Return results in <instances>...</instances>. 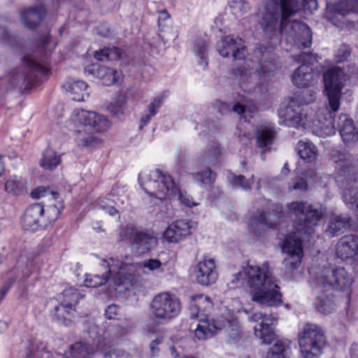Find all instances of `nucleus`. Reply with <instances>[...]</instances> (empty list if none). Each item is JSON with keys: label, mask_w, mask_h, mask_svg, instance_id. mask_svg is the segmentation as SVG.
Listing matches in <instances>:
<instances>
[{"label": "nucleus", "mask_w": 358, "mask_h": 358, "mask_svg": "<svg viewBox=\"0 0 358 358\" xmlns=\"http://www.w3.org/2000/svg\"><path fill=\"white\" fill-rule=\"evenodd\" d=\"M301 8L312 12L317 8V0H266L261 13L260 24L268 46L259 45L253 51L255 60L246 57L245 41L229 35L217 43V50L223 57L231 54L236 61H242L231 71L241 89L255 97L267 95L268 78L277 69L273 49L280 42V35L299 48L312 44L310 28L301 21H289L288 18Z\"/></svg>", "instance_id": "f257e3e1"}, {"label": "nucleus", "mask_w": 358, "mask_h": 358, "mask_svg": "<svg viewBox=\"0 0 358 358\" xmlns=\"http://www.w3.org/2000/svg\"><path fill=\"white\" fill-rule=\"evenodd\" d=\"M287 208L289 213L295 217L294 231L288 234L282 243V252L287 255L282 264L286 269L293 271L302 261V242L313 233L314 227L325 215L326 207L321 204L294 201L287 203Z\"/></svg>", "instance_id": "f03ea898"}, {"label": "nucleus", "mask_w": 358, "mask_h": 358, "mask_svg": "<svg viewBox=\"0 0 358 358\" xmlns=\"http://www.w3.org/2000/svg\"><path fill=\"white\" fill-rule=\"evenodd\" d=\"M34 46L35 50L23 57L21 66L13 73L12 87L28 90L40 85L50 74L49 58L55 47V43L46 35L36 41Z\"/></svg>", "instance_id": "7ed1b4c3"}, {"label": "nucleus", "mask_w": 358, "mask_h": 358, "mask_svg": "<svg viewBox=\"0 0 358 358\" xmlns=\"http://www.w3.org/2000/svg\"><path fill=\"white\" fill-rule=\"evenodd\" d=\"M235 279L246 282L252 301L268 307H277L282 304L280 288L275 278L270 274L268 262H264L262 266L248 262L235 275Z\"/></svg>", "instance_id": "20e7f679"}, {"label": "nucleus", "mask_w": 358, "mask_h": 358, "mask_svg": "<svg viewBox=\"0 0 358 358\" xmlns=\"http://www.w3.org/2000/svg\"><path fill=\"white\" fill-rule=\"evenodd\" d=\"M138 182L151 200H155L154 204L163 203L168 197L177 196L180 203L185 207L192 208L199 205L186 191L179 189L171 175L159 169L150 171L149 174L140 173Z\"/></svg>", "instance_id": "39448f33"}, {"label": "nucleus", "mask_w": 358, "mask_h": 358, "mask_svg": "<svg viewBox=\"0 0 358 358\" xmlns=\"http://www.w3.org/2000/svg\"><path fill=\"white\" fill-rule=\"evenodd\" d=\"M72 120L76 124L83 127V129H77L75 131L76 143L82 148H92L99 141L92 131H87V129L103 133L108 131L111 126L110 120L105 115L84 109L74 110Z\"/></svg>", "instance_id": "423d86ee"}, {"label": "nucleus", "mask_w": 358, "mask_h": 358, "mask_svg": "<svg viewBox=\"0 0 358 358\" xmlns=\"http://www.w3.org/2000/svg\"><path fill=\"white\" fill-rule=\"evenodd\" d=\"M308 272L312 282L316 285L319 287L322 285L324 288H328L330 290L346 292L348 303H350L353 278L345 268L341 266L318 268L312 266Z\"/></svg>", "instance_id": "0eeeda50"}, {"label": "nucleus", "mask_w": 358, "mask_h": 358, "mask_svg": "<svg viewBox=\"0 0 358 358\" xmlns=\"http://www.w3.org/2000/svg\"><path fill=\"white\" fill-rule=\"evenodd\" d=\"M130 257H126V261H117L115 264L112 261L110 264L106 263V266H110V271L118 268V272L114 278V281L117 285H123L124 290H129L134 286L138 280V270L141 268H145L151 271L162 269V263L159 259H150L141 263H131L129 261Z\"/></svg>", "instance_id": "6e6552de"}, {"label": "nucleus", "mask_w": 358, "mask_h": 358, "mask_svg": "<svg viewBox=\"0 0 358 358\" xmlns=\"http://www.w3.org/2000/svg\"><path fill=\"white\" fill-rule=\"evenodd\" d=\"M356 74L355 66L350 67L347 72L339 67H333L324 73V92L327 96L329 108L333 112L335 113L339 109L343 83Z\"/></svg>", "instance_id": "1a4fd4ad"}, {"label": "nucleus", "mask_w": 358, "mask_h": 358, "mask_svg": "<svg viewBox=\"0 0 358 358\" xmlns=\"http://www.w3.org/2000/svg\"><path fill=\"white\" fill-rule=\"evenodd\" d=\"M224 329L233 341L241 338V328L236 319L227 320L224 317L211 320L201 319L194 330V337L200 341L212 338L218 331Z\"/></svg>", "instance_id": "9d476101"}, {"label": "nucleus", "mask_w": 358, "mask_h": 358, "mask_svg": "<svg viewBox=\"0 0 358 358\" xmlns=\"http://www.w3.org/2000/svg\"><path fill=\"white\" fill-rule=\"evenodd\" d=\"M298 341L303 358H319L326 344V338L319 326L307 323L299 334Z\"/></svg>", "instance_id": "9b49d317"}, {"label": "nucleus", "mask_w": 358, "mask_h": 358, "mask_svg": "<svg viewBox=\"0 0 358 358\" xmlns=\"http://www.w3.org/2000/svg\"><path fill=\"white\" fill-rule=\"evenodd\" d=\"M60 210L55 205L46 210L41 203L30 205L21 218V224L26 231H36L55 222L59 215Z\"/></svg>", "instance_id": "f8f14e48"}, {"label": "nucleus", "mask_w": 358, "mask_h": 358, "mask_svg": "<svg viewBox=\"0 0 358 358\" xmlns=\"http://www.w3.org/2000/svg\"><path fill=\"white\" fill-rule=\"evenodd\" d=\"M220 156L221 150L219 143H213L198 157L196 159L197 165L206 166V169L192 173V177L201 187L207 188L214 184L217 174L210 169V166L218 164Z\"/></svg>", "instance_id": "ddd939ff"}, {"label": "nucleus", "mask_w": 358, "mask_h": 358, "mask_svg": "<svg viewBox=\"0 0 358 358\" xmlns=\"http://www.w3.org/2000/svg\"><path fill=\"white\" fill-rule=\"evenodd\" d=\"M315 99L313 90H306L290 98L285 111V121L289 127H304L306 116L302 113V106L312 103Z\"/></svg>", "instance_id": "4468645a"}, {"label": "nucleus", "mask_w": 358, "mask_h": 358, "mask_svg": "<svg viewBox=\"0 0 358 358\" xmlns=\"http://www.w3.org/2000/svg\"><path fill=\"white\" fill-rule=\"evenodd\" d=\"M294 59L301 64L292 74L293 84L299 88H306L313 85L319 76L311 66L316 60L315 56L311 52H302L294 56Z\"/></svg>", "instance_id": "2eb2a0df"}, {"label": "nucleus", "mask_w": 358, "mask_h": 358, "mask_svg": "<svg viewBox=\"0 0 358 358\" xmlns=\"http://www.w3.org/2000/svg\"><path fill=\"white\" fill-rule=\"evenodd\" d=\"M332 157L336 164L335 179L337 183L355 182L358 179V166L354 164V156L348 152L334 150Z\"/></svg>", "instance_id": "dca6fc26"}, {"label": "nucleus", "mask_w": 358, "mask_h": 358, "mask_svg": "<svg viewBox=\"0 0 358 358\" xmlns=\"http://www.w3.org/2000/svg\"><path fill=\"white\" fill-rule=\"evenodd\" d=\"M180 309L178 299L168 292L156 295L150 303L151 313L156 319H172L179 314Z\"/></svg>", "instance_id": "f3484780"}, {"label": "nucleus", "mask_w": 358, "mask_h": 358, "mask_svg": "<svg viewBox=\"0 0 358 358\" xmlns=\"http://www.w3.org/2000/svg\"><path fill=\"white\" fill-rule=\"evenodd\" d=\"M252 322H259L255 327V335L263 344H271L275 339L274 327L277 324L276 314L255 312L249 317Z\"/></svg>", "instance_id": "a211bd4d"}, {"label": "nucleus", "mask_w": 358, "mask_h": 358, "mask_svg": "<svg viewBox=\"0 0 358 358\" xmlns=\"http://www.w3.org/2000/svg\"><path fill=\"white\" fill-rule=\"evenodd\" d=\"M122 233L129 240L131 246L139 254L149 252L157 244V238L152 231L138 230L132 226L127 225Z\"/></svg>", "instance_id": "6ab92c4d"}, {"label": "nucleus", "mask_w": 358, "mask_h": 358, "mask_svg": "<svg viewBox=\"0 0 358 358\" xmlns=\"http://www.w3.org/2000/svg\"><path fill=\"white\" fill-rule=\"evenodd\" d=\"M280 212L278 215H271L264 208H255L250 212V219L248 221V228L250 232L256 236L261 235V231L264 228L273 229L276 227V219L279 217Z\"/></svg>", "instance_id": "aec40b11"}, {"label": "nucleus", "mask_w": 358, "mask_h": 358, "mask_svg": "<svg viewBox=\"0 0 358 358\" xmlns=\"http://www.w3.org/2000/svg\"><path fill=\"white\" fill-rule=\"evenodd\" d=\"M338 258L351 263H358V236L348 234L341 237L336 245Z\"/></svg>", "instance_id": "412c9836"}, {"label": "nucleus", "mask_w": 358, "mask_h": 358, "mask_svg": "<svg viewBox=\"0 0 358 358\" xmlns=\"http://www.w3.org/2000/svg\"><path fill=\"white\" fill-rule=\"evenodd\" d=\"M194 276L196 282L203 286L215 283L218 278L215 259L205 257L199 262L194 268Z\"/></svg>", "instance_id": "4be33fe9"}, {"label": "nucleus", "mask_w": 358, "mask_h": 358, "mask_svg": "<svg viewBox=\"0 0 358 358\" xmlns=\"http://www.w3.org/2000/svg\"><path fill=\"white\" fill-rule=\"evenodd\" d=\"M86 76H92L100 80L102 85L110 86L119 81L122 77L121 72L113 68L108 67L99 64H92L85 68Z\"/></svg>", "instance_id": "5701e85b"}, {"label": "nucleus", "mask_w": 358, "mask_h": 358, "mask_svg": "<svg viewBox=\"0 0 358 358\" xmlns=\"http://www.w3.org/2000/svg\"><path fill=\"white\" fill-rule=\"evenodd\" d=\"M310 282L315 289L317 294L314 301L315 309L324 314L327 315L332 313L336 308L334 296L328 288H324L322 285L320 287L313 283L310 279Z\"/></svg>", "instance_id": "b1692460"}, {"label": "nucleus", "mask_w": 358, "mask_h": 358, "mask_svg": "<svg viewBox=\"0 0 358 358\" xmlns=\"http://www.w3.org/2000/svg\"><path fill=\"white\" fill-rule=\"evenodd\" d=\"M191 222L179 220L172 222L164 231V239L172 243H177L191 234Z\"/></svg>", "instance_id": "393cba45"}, {"label": "nucleus", "mask_w": 358, "mask_h": 358, "mask_svg": "<svg viewBox=\"0 0 358 358\" xmlns=\"http://www.w3.org/2000/svg\"><path fill=\"white\" fill-rule=\"evenodd\" d=\"M242 103H236L231 106L229 103L223 102L220 100H216L214 103V106L217 109L218 112L222 115L227 114L231 111H234L238 115H241V118L244 116L246 120L245 114L252 113L257 110V108L255 103L250 100L243 96L241 99Z\"/></svg>", "instance_id": "a878e982"}, {"label": "nucleus", "mask_w": 358, "mask_h": 358, "mask_svg": "<svg viewBox=\"0 0 358 358\" xmlns=\"http://www.w3.org/2000/svg\"><path fill=\"white\" fill-rule=\"evenodd\" d=\"M114 262L115 264H117V261H120V259H115L113 258H110L109 260L107 259H102L101 262V266H103L104 268H107V271L105 272V273H103L102 275H91V274H87L86 278L84 281L85 286L87 287H92L96 288L99 286L103 285L105 284L108 280L109 279V277L111 278L113 283L119 288L122 287L123 285H117L115 281L114 278L115 277L116 274L118 272V268H116L114 271H110V266H106V263L110 264L111 262Z\"/></svg>", "instance_id": "bb28decb"}, {"label": "nucleus", "mask_w": 358, "mask_h": 358, "mask_svg": "<svg viewBox=\"0 0 358 358\" xmlns=\"http://www.w3.org/2000/svg\"><path fill=\"white\" fill-rule=\"evenodd\" d=\"M338 128L343 143L350 146L358 142V133L353 120L345 114L338 117Z\"/></svg>", "instance_id": "cd10ccee"}, {"label": "nucleus", "mask_w": 358, "mask_h": 358, "mask_svg": "<svg viewBox=\"0 0 358 358\" xmlns=\"http://www.w3.org/2000/svg\"><path fill=\"white\" fill-rule=\"evenodd\" d=\"M213 307V302L210 297L203 294H196L191 296L189 305V315L192 319H198L199 323L201 319L211 320L202 312L206 311Z\"/></svg>", "instance_id": "c85d7f7f"}, {"label": "nucleus", "mask_w": 358, "mask_h": 358, "mask_svg": "<svg viewBox=\"0 0 358 358\" xmlns=\"http://www.w3.org/2000/svg\"><path fill=\"white\" fill-rule=\"evenodd\" d=\"M45 16V8L43 4L24 9L20 13L22 23L29 29L36 28Z\"/></svg>", "instance_id": "c756f323"}, {"label": "nucleus", "mask_w": 358, "mask_h": 358, "mask_svg": "<svg viewBox=\"0 0 358 358\" xmlns=\"http://www.w3.org/2000/svg\"><path fill=\"white\" fill-rule=\"evenodd\" d=\"M275 136L276 132L272 126L261 125L257 129L256 132L257 145L262 149V158L263 160H264V152L271 150Z\"/></svg>", "instance_id": "7c9ffc66"}, {"label": "nucleus", "mask_w": 358, "mask_h": 358, "mask_svg": "<svg viewBox=\"0 0 358 358\" xmlns=\"http://www.w3.org/2000/svg\"><path fill=\"white\" fill-rule=\"evenodd\" d=\"M80 299V294L78 289L69 287L58 296V300L61 302L56 306V310L62 308L65 311H75V307Z\"/></svg>", "instance_id": "2f4dec72"}, {"label": "nucleus", "mask_w": 358, "mask_h": 358, "mask_svg": "<svg viewBox=\"0 0 358 358\" xmlns=\"http://www.w3.org/2000/svg\"><path fill=\"white\" fill-rule=\"evenodd\" d=\"M64 87L73 94L72 99L76 101H84L85 97H88L90 95L87 91L88 85L83 80H78L72 83L68 82L64 85Z\"/></svg>", "instance_id": "473e14b6"}, {"label": "nucleus", "mask_w": 358, "mask_h": 358, "mask_svg": "<svg viewBox=\"0 0 358 358\" xmlns=\"http://www.w3.org/2000/svg\"><path fill=\"white\" fill-rule=\"evenodd\" d=\"M167 96L166 94L155 97L148 107V113L143 115L140 120L139 129H143L144 127L148 125L152 118L157 113V110L164 103V99Z\"/></svg>", "instance_id": "72a5a7b5"}, {"label": "nucleus", "mask_w": 358, "mask_h": 358, "mask_svg": "<svg viewBox=\"0 0 358 358\" xmlns=\"http://www.w3.org/2000/svg\"><path fill=\"white\" fill-rule=\"evenodd\" d=\"M93 352L94 349L92 346L82 342H77L71 345L64 358H92Z\"/></svg>", "instance_id": "f704fd0d"}, {"label": "nucleus", "mask_w": 358, "mask_h": 358, "mask_svg": "<svg viewBox=\"0 0 358 358\" xmlns=\"http://www.w3.org/2000/svg\"><path fill=\"white\" fill-rule=\"evenodd\" d=\"M61 155L52 148H48L43 152L40 164L43 169L52 171L61 164Z\"/></svg>", "instance_id": "c9c22d12"}, {"label": "nucleus", "mask_w": 358, "mask_h": 358, "mask_svg": "<svg viewBox=\"0 0 358 358\" xmlns=\"http://www.w3.org/2000/svg\"><path fill=\"white\" fill-rule=\"evenodd\" d=\"M296 150L299 157L306 162H312L316 159L317 148L310 141H299Z\"/></svg>", "instance_id": "e433bc0d"}, {"label": "nucleus", "mask_w": 358, "mask_h": 358, "mask_svg": "<svg viewBox=\"0 0 358 358\" xmlns=\"http://www.w3.org/2000/svg\"><path fill=\"white\" fill-rule=\"evenodd\" d=\"M24 180L17 176L10 177L5 182V190L13 195H20L25 191Z\"/></svg>", "instance_id": "4c0bfd02"}, {"label": "nucleus", "mask_w": 358, "mask_h": 358, "mask_svg": "<svg viewBox=\"0 0 358 358\" xmlns=\"http://www.w3.org/2000/svg\"><path fill=\"white\" fill-rule=\"evenodd\" d=\"M227 179L230 184L236 188H241L243 190H248L251 189V186L254 182V176L249 179H246L242 175L236 176L231 172H229Z\"/></svg>", "instance_id": "58836bf2"}, {"label": "nucleus", "mask_w": 358, "mask_h": 358, "mask_svg": "<svg viewBox=\"0 0 358 358\" xmlns=\"http://www.w3.org/2000/svg\"><path fill=\"white\" fill-rule=\"evenodd\" d=\"M194 50L199 64L205 69L208 66L206 42L203 39L196 40Z\"/></svg>", "instance_id": "ea45409f"}, {"label": "nucleus", "mask_w": 358, "mask_h": 358, "mask_svg": "<svg viewBox=\"0 0 358 358\" xmlns=\"http://www.w3.org/2000/svg\"><path fill=\"white\" fill-rule=\"evenodd\" d=\"M346 226V220L341 216H336L329 221L325 232L331 237L338 236Z\"/></svg>", "instance_id": "a19ab883"}, {"label": "nucleus", "mask_w": 358, "mask_h": 358, "mask_svg": "<svg viewBox=\"0 0 358 358\" xmlns=\"http://www.w3.org/2000/svg\"><path fill=\"white\" fill-rule=\"evenodd\" d=\"M94 57L99 61L117 60L120 58V52L119 48L115 47L106 48L99 51H96Z\"/></svg>", "instance_id": "79ce46f5"}, {"label": "nucleus", "mask_w": 358, "mask_h": 358, "mask_svg": "<svg viewBox=\"0 0 358 358\" xmlns=\"http://www.w3.org/2000/svg\"><path fill=\"white\" fill-rule=\"evenodd\" d=\"M233 15L238 17L247 13L250 9V6L246 0H231L229 3Z\"/></svg>", "instance_id": "37998d69"}, {"label": "nucleus", "mask_w": 358, "mask_h": 358, "mask_svg": "<svg viewBox=\"0 0 358 358\" xmlns=\"http://www.w3.org/2000/svg\"><path fill=\"white\" fill-rule=\"evenodd\" d=\"M351 48L347 44H342L335 51L334 59L336 63L343 62L347 60L348 57L350 55Z\"/></svg>", "instance_id": "c03bdc74"}, {"label": "nucleus", "mask_w": 358, "mask_h": 358, "mask_svg": "<svg viewBox=\"0 0 358 358\" xmlns=\"http://www.w3.org/2000/svg\"><path fill=\"white\" fill-rule=\"evenodd\" d=\"M285 345L281 342H277L268 352L266 358H285Z\"/></svg>", "instance_id": "a18cd8bd"}, {"label": "nucleus", "mask_w": 358, "mask_h": 358, "mask_svg": "<svg viewBox=\"0 0 358 358\" xmlns=\"http://www.w3.org/2000/svg\"><path fill=\"white\" fill-rule=\"evenodd\" d=\"M127 98L124 95L117 96L114 103L108 106V110L114 115H118L123 113V106L126 103Z\"/></svg>", "instance_id": "49530a36"}, {"label": "nucleus", "mask_w": 358, "mask_h": 358, "mask_svg": "<svg viewBox=\"0 0 358 358\" xmlns=\"http://www.w3.org/2000/svg\"><path fill=\"white\" fill-rule=\"evenodd\" d=\"M74 311H65L61 308L58 311L56 310V306L54 308V313L52 315L55 320L58 322H62L65 325H67L70 322V320L68 318Z\"/></svg>", "instance_id": "de8ad7c7"}, {"label": "nucleus", "mask_w": 358, "mask_h": 358, "mask_svg": "<svg viewBox=\"0 0 358 358\" xmlns=\"http://www.w3.org/2000/svg\"><path fill=\"white\" fill-rule=\"evenodd\" d=\"M308 188V185L306 181L302 178H296L294 181L292 182V184L289 185V189L290 190H299V191H306Z\"/></svg>", "instance_id": "09e8293b"}, {"label": "nucleus", "mask_w": 358, "mask_h": 358, "mask_svg": "<svg viewBox=\"0 0 358 358\" xmlns=\"http://www.w3.org/2000/svg\"><path fill=\"white\" fill-rule=\"evenodd\" d=\"M105 358H132L131 355L122 350H114L105 354Z\"/></svg>", "instance_id": "8fccbe9b"}, {"label": "nucleus", "mask_w": 358, "mask_h": 358, "mask_svg": "<svg viewBox=\"0 0 358 358\" xmlns=\"http://www.w3.org/2000/svg\"><path fill=\"white\" fill-rule=\"evenodd\" d=\"M50 193H51V191L48 187L40 186V187H38L37 188L34 189L31 192V196L32 198L38 199L41 197L45 196L46 195H48Z\"/></svg>", "instance_id": "3c124183"}, {"label": "nucleus", "mask_w": 358, "mask_h": 358, "mask_svg": "<svg viewBox=\"0 0 358 358\" xmlns=\"http://www.w3.org/2000/svg\"><path fill=\"white\" fill-rule=\"evenodd\" d=\"M119 308L115 304L108 306L105 310V315L107 319H115Z\"/></svg>", "instance_id": "603ef678"}, {"label": "nucleus", "mask_w": 358, "mask_h": 358, "mask_svg": "<svg viewBox=\"0 0 358 358\" xmlns=\"http://www.w3.org/2000/svg\"><path fill=\"white\" fill-rule=\"evenodd\" d=\"M162 337L158 336L151 342L150 349L152 356H155L158 352L157 345L162 343Z\"/></svg>", "instance_id": "864d4df0"}, {"label": "nucleus", "mask_w": 358, "mask_h": 358, "mask_svg": "<svg viewBox=\"0 0 358 358\" xmlns=\"http://www.w3.org/2000/svg\"><path fill=\"white\" fill-rule=\"evenodd\" d=\"M0 41L4 43L10 42V35L8 31L4 27H0Z\"/></svg>", "instance_id": "5fc2aeb1"}, {"label": "nucleus", "mask_w": 358, "mask_h": 358, "mask_svg": "<svg viewBox=\"0 0 358 358\" xmlns=\"http://www.w3.org/2000/svg\"><path fill=\"white\" fill-rule=\"evenodd\" d=\"M350 358H358V344H352L350 350Z\"/></svg>", "instance_id": "6e6d98bb"}, {"label": "nucleus", "mask_w": 358, "mask_h": 358, "mask_svg": "<svg viewBox=\"0 0 358 358\" xmlns=\"http://www.w3.org/2000/svg\"><path fill=\"white\" fill-rule=\"evenodd\" d=\"M103 209L104 211L108 213V215L111 216H114L117 214H118V211L117 209L113 206H104L103 207Z\"/></svg>", "instance_id": "4d7b16f0"}, {"label": "nucleus", "mask_w": 358, "mask_h": 358, "mask_svg": "<svg viewBox=\"0 0 358 358\" xmlns=\"http://www.w3.org/2000/svg\"><path fill=\"white\" fill-rule=\"evenodd\" d=\"M169 17H170V15H169V13L166 10H162L159 12L158 22H159L160 21H165L167 19H169Z\"/></svg>", "instance_id": "13d9d810"}, {"label": "nucleus", "mask_w": 358, "mask_h": 358, "mask_svg": "<svg viewBox=\"0 0 358 358\" xmlns=\"http://www.w3.org/2000/svg\"><path fill=\"white\" fill-rule=\"evenodd\" d=\"M289 172V169L287 168V163H285L282 169V173L284 175H287Z\"/></svg>", "instance_id": "bf43d9fd"}, {"label": "nucleus", "mask_w": 358, "mask_h": 358, "mask_svg": "<svg viewBox=\"0 0 358 358\" xmlns=\"http://www.w3.org/2000/svg\"><path fill=\"white\" fill-rule=\"evenodd\" d=\"M262 182H265V180L262 179V180H259L257 182V190H259L262 187Z\"/></svg>", "instance_id": "052dcab7"}, {"label": "nucleus", "mask_w": 358, "mask_h": 358, "mask_svg": "<svg viewBox=\"0 0 358 358\" xmlns=\"http://www.w3.org/2000/svg\"><path fill=\"white\" fill-rule=\"evenodd\" d=\"M1 158H2V156L0 155V176L2 175L3 171V163L1 162Z\"/></svg>", "instance_id": "680f3d73"}, {"label": "nucleus", "mask_w": 358, "mask_h": 358, "mask_svg": "<svg viewBox=\"0 0 358 358\" xmlns=\"http://www.w3.org/2000/svg\"><path fill=\"white\" fill-rule=\"evenodd\" d=\"M99 34L103 36H107L108 34V30H107L105 33L99 32Z\"/></svg>", "instance_id": "e2e57ef3"}, {"label": "nucleus", "mask_w": 358, "mask_h": 358, "mask_svg": "<svg viewBox=\"0 0 358 358\" xmlns=\"http://www.w3.org/2000/svg\"><path fill=\"white\" fill-rule=\"evenodd\" d=\"M244 136H246V137H247V138H250V137H249V135L244 134Z\"/></svg>", "instance_id": "0e129e2a"}, {"label": "nucleus", "mask_w": 358, "mask_h": 358, "mask_svg": "<svg viewBox=\"0 0 358 358\" xmlns=\"http://www.w3.org/2000/svg\"><path fill=\"white\" fill-rule=\"evenodd\" d=\"M357 208H358V203H357Z\"/></svg>", "instance_id": "69168bd1"}]
</instances>
